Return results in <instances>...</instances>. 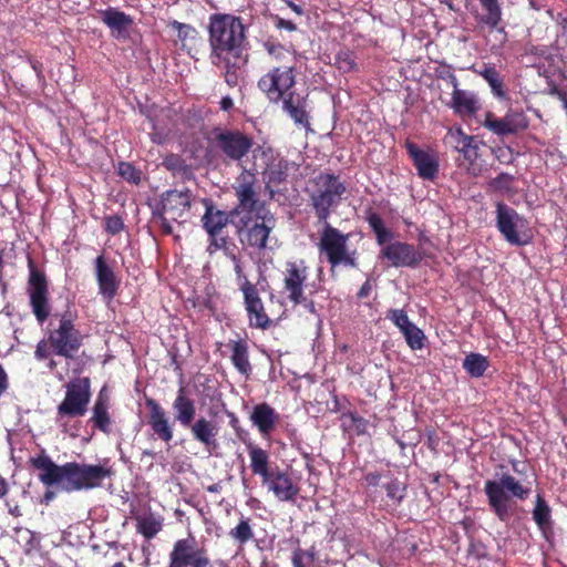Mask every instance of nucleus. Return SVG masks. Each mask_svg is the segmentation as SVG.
I'll list each match as a JSON object with an SVG mask.
<instances>
[{
    "mask_svg": "<svg viewBox=\"0 0 567 567\" xmlns=\"http://www.w3.org/2000/svg\"><path fill=\"white\" fill-rule=\"evenodd\" d=\"M446 105L460 116L473 115L480 109L475 94L458 87L453 90L452 99L449 103H446Z\"/></svg>",
    "mask_w": 567,
    "mask_h": 567,
    "instance_id": "nucleus-31",
    "label": "nucleus"
},
{
    "mask_svg": "<svg viewBox=\"0 0 567 567\" xmlns=\"http://www.w3.org/2000/svg\"><path fill=\"white\" fill-rule=\"evenodd\" d=\"M101 19L111 29L112 35L117 39H126L128 29L134 23L131 16L116 8H107L102 11Z\"/></svg>",
    "mask_w": 567,
    "mask_h": 567,
    "instance_id": "nucleus-28",
    "label": "nucleus"
},
{
    "mask_svg": "<svg viewBox=\"0 0 567 567\" xmlns=\"http://www.w3.org/2000/svg\"><path fill=\"white\" fill-rule=\"evenodd\" d=\"M91 399V383L89 378H78L66 384L64 400L58 405L59 417L83 416Z\"/></svg>",
    "mask_w": 567,
    "mask_h": 567,
    "instance_id": "nucleus-15",
    "label": "nucleus"
},
{
    "mask_svg": "<svg viewBox=\"0 0 567 567\" xmlns=\"http://www.w3.org/2000/svg\"><path fill=\"white\" fill-rule=\"evenodd\" d=\"M484 13L478 18V22L496 29L502 22V8L498 0H478Z\"/></svg>",
    "mask_w": 567,
    "mask_h": 567,
    "instance_id": "nucleus-38",
    "label": "nucleus"
},
{
    "mask_svg": "<svg viewBox=\"0 0 567 567\" xmlns=\"http://www.w3.org/2000/svg\"><path fill=\"white\" fill-rule=\"evenodd\" d=\"M264 48L271 61L280 64L293 63L290 51L281 43L268 40L264 43Z\"/></svg>",
    "mask_w": 567,
    "mask_h": 567,
    "instance_id": "nucleus-43",
    "label": "nucleus"
},
{
    "mask_svg": "<svg viewBox=\"0 0 567 567\" xmlns=\"http://www.w3.org/2000/svg\"><path fill=\"white\" fill-rule=\"evenodd\" d=\"M282 101V109L293 120L295 124L305 128L310 126L309 114L307 112V96H301L291 91Z\"/></svg>",
    "mask_w": 567,
    "mask_h": 567,
    "instance_id": "nucleus-27",
    "label": "nucleus"
},
{
    "mask_svg": "<svg viewBox=\"0 0 567 567\" xmlns=\"http://www.w3.org/2000/svg\"><path fill=\"white\" fill-rule=\"evenodd\" d=\"M54 317H59V326L51 329L49 333L51 347L56 351V354H70L78 351L83 337L74 327L75 315L66 310L61 315H54Z\"/></svg>",
    "mask_w": 567,
    "mask_h": 567,
    "instance_id": "nucleus-14",
    "label": "nucleus"
},
{
    "mask_svg": "<svg viewBox=\"0 0 567 567\" xmlns=\"http://www.w3.org/2000/svg\"><path fill=\"white\" fill-rule=\"evenodd\" d=\"M530 492L532 489L528 485H524L522 481L509 473H503L498 481L488 480L484 485V493L487 496L488 505L502 522L507 520L509 517V497L525 501Z\"/></svg>",
    "mask_w": 567,
    "mask_h": 567,
    "instance_id": "nucleus-6",
    "label": "nucleus"
},
{
    "mask_svg": "<svg viewBox=\"0 0 567 567\" xmlns=\"http://www.w3.org/2000/svg\"><path fill=\"white\" fill-rule=\"evenodd\" d=\"M334 64L339 71L349 73L357 70L354 53L350 50H340L334 58Z\"/></svg>",
    "mask_w": 567,
    "mask_h": 567,
    "instance_id": "nucleus-48",
    "label": "nucleus"
},
{
    "mask_svg": "<svg viewBox=\"0 0 567 567\" xmlns=\"http://www.w3.org/2000/svg\"><path fill=\"white\" fill-rule=\"evenodd\" d=\"M209 147L226 163L243 164L252 155V162L268 161L272 156V147L256 144L252 134L238 127L217 125L205 136Z\"/></svg>",
    "mask_w": 567,
    "mask_h": 567,
    "instance_id": "nucleus-2",
    "label": "nucleus"
},
{
    "mask_svg": "<svg viewBox=\"0 0 567 567\" xmlns=\"http://www.w3.org/2000/svg\"><path fill=\"white\" fill-rule=\"evenodd\" d=\"M243 297L250 326L260 329L269 328L271 320L266 313L258 288L255 287L243 292Z\"/></svg>",
    "mask_w": 567,
    "mask_h": 567,
    "instance_id": "nucleus-23",
    "label": "nucleus"
},
{
    "mask_svg": "<svg viewBox=\"0 0 567 567\" xmlns=\"http://www.w3.org/2000/svg\"><path fill=\"white\" fill-rule=\"evenodd\" d=\"M372 289H373V282L370 278H368L361 286V288L359 289L357 297L359 299H365L370 296Z\"/></svg>",
    "mask_w": 567,
    "mask_h": 567,
    "instance_id": "nucleus-63",
    "label": "nucleus"
},
{
    "mask_svg": "<svg viewBox=\"0 0 567 567\" xmlns=\"http://www.w3.org/2000/svg\"><path fill=\"white\" fill-rule=\"evenodd\" d=\"M309 277V266L305 259L289 260L282 270V287L287 298L293 305L302 303L305 287Z\"/></svg>",
    "mask_w": 567,
    "mask_h": 567,
    "instance_id": "nucleus-16",
    "label": "nucleus"
},
{
    "mask_svg": "<svg viewBox=\"0 0 567 567\" xmlns=\"http://www.w3.org/2000/svg\"><path fill=\"white\" fill-rule=\"evenodd\" d=\"M444 143L453 147L456 152L462 154L463 159L460 161V166L476 176L478 168L475 166V161L478 157V146L474 142V137L465 134L462 128L449 130L444 137Z\"/></svg>",
    "mask_w": 567,
    "mask_h": 567,
    "instance_id": "nucleus-19",
    "label": "nucleus"
},
{
    "mask_svg": "<svg viewBox=\"0 0 567 567\" xmlns=\"http://www.w3.org/2000/svg\"><path fill=\"white\" fill-rule=\"evenodd\" d=\"M124 229L123 218L118 215L105 217V231L110 235H117Z\"/></svg>",
    "mask_w": 567,
    "mask_h": 567,
    "instance_id": "nucleus-58",
    "label": "nucleus"
},
{
    "mask_svg": "<svg viewBox=\"0 0 567 567\" xmlns=\"http://www.w3.org/2000/svg\"><path fill=\"white\" fill-rule=\"evenodd\" d=\"M367 221H368L369 226L371 227V229L373 230L374 234L377 231L380 233V229L385 227L381 216L379 214L374 213V212H370L368 214Z\"/></svg>",
    "mask_w": 567,
    "mask_h": 567,
    "instance_id": "nucleus-60",
    "label": "nucleus"
},
{
    "mask_svg": "<svg viewBox=\"0 0 567 567\" xmlns=\"http://www.w3.org/2000/svg\"><path fill=\"white\" fill-rule=\"evenodd\" d=\"M402 333L412 350H419L423 347L425 336L414 323L403 330Z\"/></svg>",
    "mask_w": 567,
    "mask_h": 567,
    "instance_id": "nucleus-50",
    "label": "nucleus"
},
{
    "mask_svg": "<svg viewBox=\"0 0 567 567\" xmlns=\"http://www.w3.org/2000/svg\"><path fill=\"white\" fill-rule=\"evenodd\" d=\"M549 94L556 96L559 101L563 102V107L565 109L567 101V93L560 90L557 85H553L549 87Z\"/></svg>",
    "mask_w": 567,
    "mask_h": 567,
    "instance_id": "nucleus-64",
    "label": "nucleus"
},
{
    "mask_svg": "<svg viewBox=\"0 0 567 567\" xmlns=\"http://www.w3.org/2000/svg\"><path fill=\"white\" fill-rule=\"evenodd\" d=\"M233 364L243 373L248 375L251 370L250 363L248 361L249 357H230Z\"/></svg>",
    "mask_w": 567,
    "mask_h": 567,
    "instance_id": "nucleus-61",
    "label": "nucleus"
},
{
    "mask_svg": "<svg viewBox=\"0 0 567 567\" xmlns=\"http://www.w3.org/2000/svg\"><path fill=\"white\" fill-rule=\"evenodd\" d=\"M246 25L240 17L230 13H214L209 17V60L244 55Z\"/></svg>",
    "mask_w": 567,
    "mask_h": 567,
    "instance_id": "nucleus-3",
    "label": "nucleus"
},
{
    "mask_svg": "<svg viewBox=\"0 0 567 567\" xmlns=\"http://www.w3.org/2000/svg\"><path fill=\"white\" fill-rule=\"evenodd\" d=\"M323 227L320 231L318 250L320 255H323L331 268L339 265L347 267H357V259L354 257L355 251L350 252L348 250L349 234H343L338 228L333 227L326 220L322 223Z\"/></svg>",
    "mask_w": 567,
    "mask_h": 567,
    "instance_id": "nucleus-8",
    "label": "nucleus"
},
{
    "mask_svg": "<svg viewBox=\"0 0 567 567\" xmlns=\"http://www.w3.org/2000/svg\"><path fill=\"white\" fill-rule=\"evenodd\" d=\"M275 25L278 29H285V30H288V31H296V29H297L296 23H293L290 20H286L284 18H280L279 16L275 17Z\"/></svg>",
    "mask_w": 567,
    "mask_h": 567,
    "instance_id": "nucleus-62",
    "label": "nucleus"
},
{
    "mask_svg": "<svg viewBox=\"0 0 567 567\" xmlns=\"http://www.w3.org/2000/svg\"><path fill=\"white\" fill-rule=\"evenodd\" d=\"M488 367L487 357H465L463 368L473 378H480Z\"/></svg>",
    "mask_w": 567,
    "mask_h": 567,
    "instance_id": "nucleus-46",
    "label": "nucleus"
},
{
    "mask_svg": "<svg viewBox=\"0 0 567 567\" xmlns=\"http://www.w3.org/2000/svg\"><path fill=\"white\" fill-rule=\"evenodd\" d=\"M172 28L177 31L178 40L184 44L187 39H194L198 34L197 30L190 24L182 23L174 20L171 23Z\"/></svg>",
    "mask_w": 567,
    "mask_h": 567,
    "instance_id": "nucleus-53",
    "label": "nucleus"
},
{
    "mask_svg": "<svg viewBox=\"0 0 567 567\" xmlns=\"http://www.w3.org/2000/svg\"><path fill=\"white\" fill-rule=\"evenodd\" d=\"M228 535L238 548L243 549L248 542L255 538L251 518L241 516L237 525L229 530Z\"/></svg>",
    "mask_w": 567,
    "mask_h": 567,
    "instance_id": "nucleus-36",
    "label": "nucleus"
},
{
    "mask_svg": "<svg viewBox=\"0 0 567 567\" xmlns=\"http://www.w3.org/2000/svg\"><path fill=\"white\" fill-rule=\"evenodd\" d=\"M477 73L488 83L492 93L497 99H507L503 79L494 65L485 63Z\"/></svg>",
    "mask_w": 567,
    "mask_h": 567,
    "instance_id": "nucleus-39",
    "label": "nucleus"
},
{
    "mask_svg": "<svg viewBox=\"0 0 567 567\" xmlns=\"http://www.w3.org/2000/svg\"><path fill=\"white\" fill-rule=\"evenodd\" d=\"M341 420L344 425L347 424V421H349L348 426L353 429L357 435H363L367 433L368 421L359 414L351 411L343 412Z\"/></svg>",
    "mask_w": 567,
    "mask_h": 567,
    "instance_id": "nucleus-49",
    "label": "nucleus"
},
{
    "mask_svg": "<svg viewBox=\"0 0 567 567\" xmlns=\"http://www.w3.org/2000/svg\"><path fill=\"white\" fill-rule=\"evenodd\" d=\"M250 421L261 436H269L279 421V414L268 403H259L252 408Z\"/></svg>",
    "mask_w": 567,
    "mask_h": 567,
    "instance_id": "nucleus-26",
    "label": "nucleus"
},
{
    "mask_svg": "<svg viewBox=\"0 0 567 567\" xmlns=\"http://www.w3.org/2000/svg\"><path fill=\"white\" fill-rule=\"evenodd\" d=\"M234 271H235V275H236L237 286H238V288H239V290L241 292H245L247 290H250L251 288L257 287L256 284H252L247 278V276H246V274L244 271L241 259L240 260H236V262H234Z\"/></svg>",
    "mask_w": 567,
    "mask_h": 567,
    "instance_id": "nucleus-52",
    "label": "nucleus"
},
{
    "mask_svg": "<svg viewBox=\"0 0 567 567\" xmlns=\"http://www.w3.org/2000/svg\"><path fill=\"white\" fill-rule=\"evenodd\" d=\"M296 84L295 63L272 66L258 80V87L271 102H279Z\"/></svg>",
    "mask_w": 567,
    "mask_h": 567,
    "instance_id": "nucleus-12",
    "label": "nucleus"
},
{
    "mask_svg": "<svg viewBox=\"0 0 567 567\" xmlns=\"http://www.w3.org/2000/svg\"><path fill=\"white\" fill-rule=\"evenodd\" d=\"M381 256L393 267H415L422 260V254L411 244L394 241L384 246Z\"/></svg>",
    "mask_w": 567,
    "mask_h": 567,
    "instance_id": "nucleus-21",
    "label": "nucleus"
},
{
    "mask_svg": "<svg viewBox=\"0 0 567 567\" xmlns=\"http://www.w3.org/2000/svg\"><path fill=\"white\" fill-rule=\"evenodd\" d=\"M205 204V213L202 216L203 228L208 234V241L213 243L214 247H223L225 244L224 229L227 227L228 223H231L235 226V221L237 218H234L231 215V209L229 212L218 209L212 200H204Z\"/></svg>",
    "mask_w": 567,
    "mask_h": 567,
    "instance_id": "nucleus-17",
    "label": "nucleus"
},
{
    "mask_svg": "<svg viewBox=\"0 0 567 567\" xmlns=\"http://www.w3.org/2000/svg\"><path fill=\"white\" fill-rule=\"evenodd\" d=\"M30 464L35 470L42 471L39 480L43 485L48 487L58 485L66 493L102 487L103 481L114 474L112 467L101 464L68 462L58 465L45 454L31 457Z\"/></svg>",
    "mask_w": 567,
    "mask_h": 567,
    "instance_id": "nucleus-1",
    "label": "nucleus"
},
{
    "mask_svg": "<svg viewBox=\"0 0 567 567\" xmlns=\"http://www.w3.org/2000/svg\"><path fill=\"white\" fill-rule=\"evenodd\" d=\"M315 561V551L313 550H305L301 548H297L293 550L291 556V563L293 567L298 566L300 563L301 567H309L310 564Z\"/></svg>",
    "mask_w": 567,
    "mask_h": 567,
    "instance_id": "nucleus-54",
    "label": "nucleus"
},
{
    "mask_svg": "<svg viewBox=\"0 0 567 567\" xmlns=\"http://www.w3.org/2000/svg\"><path fill=\"white\" fill-rule=\"evenodd\" d=\"M259 164L252 162L250 167L243 166L240 173L236 176L231 189L236 198V204L231 208L234 218L254 216L270 212L264 200L259 197L260 185L257 173Z\"/></svg>",
    "mask_w": 567,
    "mask_h": 567,
    "instance_id": "nucleus-4",
    "label": "nucleus"
},
{
    "mask_svg": "<svg viewBox=\"0 0 567 567\" xmlns=\"http://www.w3.org/2000/svg\"><path fill=\"white\" fill-rule=\"evenodd\" d=\"M483 125L497 136L516 135L528 128L529 118L523 111L509 109L503 117L487 112Z\"/></svg>",
    "mask_w": 567,
    "mask_h": 567,
    "instance_id": "nucleus-18",
    "label": "nucleus"
},
{
    "mask_svg": "<svg viewBox=\"0 0 567 567\" xmlns=\"http://www.w3.org/2000/svg\"><path fill=\"white\" fill-rule=\"evenodd\" d=\"M513 181V175L503 172L489 182V186L496 190L509 192Z\"/></svg>",
    "mask_w": 567,
    "mask_h": 567,
    "instance_id": "nucleus-57",
    "label": "nucleus"
},
{
    "mask_svg": "<svg viewBox=\"0 0 567 567\" xmlns=\"http://www.w3.org/2000/svg\"><path fill=\"white\" fill-rule=\"evenodd\" d=\"M388 319H390L401 331L405 330L412 324L406 312L402 309H391L388 312Z\"/></svg>",
    "mask_w": 567,
    "mask_h": 567,
    "instance_id": "nucleus-55",
    "label": "nucleus"
},
{
    "mask_svg": "<svg viewBox=\"0 0 567 567\" xmlns=\"http://www.w3.org/2000/svg\"><path fill=\"white\" fill-rule=\"evenodd\" d=\"M404 147L417 175L425 181H434L439 174L440 164L437 156L427 151L421 150L415 143L406 140Z\"/></svg>",
    "mask_w": 567,
    "mask_h": 567,
    "instance_id": "nucleus-20",
    "label": "nucleus"
},
{
    "mask_svg": "<svg viewBox=\"0 0 567 567\" xmlns=\"http://www.w3.org/2000/svg\"><path fill=\"white\" fill-rule=\"evenodd\" d=\"M192 192L189 189L166 190L161 195L159 202L152 212V221L157 224L163 235H172V223L183 224L192 206Z\"/></svg>",
    "mask_w": 567,
    "mask_h": 567,
    "instance_id": "nucleus-7",
    "label": "nucleus"
},
{
    "mask_svg": "<svg viewBox=\"0 0 567 567\" xmlns=\"http://www.w3.org/2000/svg\"><path fill=\"white\" fill-rule=\"evenodd\" d=\"M136 532L146 539H153L163 528V520L153 513L135 516Z\"/></svg>",
    "mask_w": 567,
    "mask_h": 567,
    "instance_id": "nucleus-35",
    "label": "nucleus"
},
{
    "mask_svg": "<svg viewBox=\"0 0 567 567\" xmlns=\"http://www.w3.org/2000/svg\"><path fill=\"white\" fill-rule=\"evenodd\" d=\"M435 75L437 79L446 81L453 90L458 87V80L452 65L444 62L440 63L435 68Z\"/></svg>",
    "mask_w": 567,
    "mask_h": 567,
    "instance_id": "nucleus-51",
    "label": "nucleus"
},
{
    "mask_svg": "<svg viewBox=\"0 0 567 567\" xmlns=\"http://www.w3.org/2000/svg\"><path fill=\"white\" fill-rule=\"evenodd\" d=\"M172 408L175 421L179 422L184 427L192 425L196 415V405L194 400L188 396L184 386L177 390Z\"/></svg>",
    "mask_w": 567,
    "mask_h": 567,
    "instance_id": "nucleus-29",
    "label": "nucleus"
},
{
    "mask_svg": "<svg viewBox=\"0 0 567 567\" xmlns=\"http://www.w3.org/2000/svg\"><path fill=\"white\" fill-rule=\"evenodd\" d=\"M247 450L250 457V470L254 475H258L261 478V483L268 481L269 475L274 473L270 470V455L269 452L252 444L247 443Z\"/></svg>",
    "mask_w": 567,
    "mask_h": 567,
    "instance_id": "nucleus-32",
    "label": "nucleus"
},
{
    "mask_svg": "<svg viewBox=\"0 0 567 567\" xmlns=\"http://www.w3.org/2000/svg\"><path fill=\"white\" fill-rule=\"evenodd\" d=\"M210 63L221 71V74L227 85L230 87H235L239 83V71L247 63V56H225L223 60L219 61L218 59H212Z\"/></svg>",
    "mask_w": 567,
    "mask_h": 567,
    "instance_id": "nucleus-30",
    "label": "nucleus"
},
{
    "mask_svg": "<svg viewBox=\"0 0 567 567\" xmlns=\"http://www.w3.org/2000/svg\"><path fill=\"white\" fill-rule=\"evenodd\" d=\"M217 350L220 352V354H246L247 342L245 339L236 336L235 338H229L225 342H219Z\"/></svg>",
    "mask_w": 567,
    "mask_h": 567,
    "instance_id": "nucleus-47",
    "label": "nucleus"
},
{
    "mask_svg": "<svg viewBox=\"0 0 567 567\" xmlns=\"http://www.w3.org/2000/svg\"><path fill=\"white\" fill-rule=\"evenodd\" d=\"M27 264L29 270L27 292L30 307L37 321L42 324L51 313L49 280L45 272L37 266L31 256H28Z\"/></svg>",
    "mask_w": 567,
    "mask_h": 567,
    "instance_id": "nucleus-10",
    "label": "nucleus"
},
{
    "mask_svg": "<svg viewBox=\"0 0 567 567\" xmlns=\"http://www.w3.org/2000/svg\"><path fill=\"white\" fill-rule=\"evenodd\" d=\"M145 403L148 408L147 423L152 427L154 434L166 443L171 442L174 433L166 415V411L154 399L147 398Z\"/></svg>",
    "mask_w": 567,
    "mask_h": 567,
    "instance_id": "nucleus-24",
    "label": "nucleus"
},
{
    "mask_svg": "<svg viewBox=\"0 0 567 567\" xmlns=\"http://www.w3.org/2000/svg\"><path fill=\"white\" fill-rule=\"evenodd\" d=\"M550 518L551 511L549 505L540 494H537L535 507L533 509V519L540 529H544L549 526Z\"/></svg>",
    "mask_w": 567,
    "mask_h": 567,
    "instance_id": "nucleus-42",
    "label": "nucleus"
},
{
    "mask_svg": "<svg viewBox=\"0 0 567 567\" xmlns=\"http://www.w3.org/2000/svg\"><path fill=\"white\" fill-rule=\"evenodd\" d=\"M258 164L259 169H261V173L267 176L269 183L279 185L286 179L287 174L285 169L287 168V165L284 164L282 159L277 158L274 150L272 156L268 161H258Z\"/></svg>",
    "mask_w": 567,
    "mask_h": 567,
    "instance_id": "nucleus-34",
    "label": "nucleus"
},
{
    "mask_svg": "<svg viewBox=\"0 0 567 567\" xmlns=\"http://www.w3.org/2000/svg\"><path fill=\"white\" fill-rule=\"evenodd\" d=\"M236 246L230 241L229 237H225V244L223 247H214L213 243H208L207 251L212 255L217 250H223L224 254L234 262L240 260V257L235 252Z\"/></svg>",
    "mask_w": 567,
    "mask_h": 567,
    "instance_id": "nucleus-56",
    "label": "nucleus"
},
{
    "mask_svg": "<svg viewBox=\"0 0 567 567\" xmlns=\"http://www.w3.org/2000/svg\"><path fill=\"white\" fill-rule=\"evenodd\" d=\"M163 166L172 172L173 174H178L182 176H186L190 174V167L186 163V161L178 154H168L163 158Z\"/></svg>",
    "mask_w": 567,
    "mask_h": 567,
    "instance_id": "nucleus-44",
    "label": "nucleus"
},
{
    "mask_svg": "<svg viewBox=\"0 0 567 567\" xmlns=\"http://www.w3.org/2000/svg\"><path fill=\"white\" fill-rule=\"evenodd\" d=\"M94 266L99 292L109 300L113 299L120 287V280L114 270L107 265L103 255L95 258Z\"/></svg>",
    "mask_w": 567,
    "mask_h": 567,
    "instance_id": "nucleus-25",
    "label": "nucleus"
},
{
    "mask_svg": "<svg viewBox=\"0 0 567 567\" xmlns=\"http://www.w3.org/2000/svg\"><path fill=\"white\" fill-rule=\"evenodd\" d=\"M382 488L386 493V504L398 506L405 497L406 486L390 473L385 474Z\"/></svg>",
    "mask_w": 567,
    "mask_h": 567,
    "instance_id": "nucleus-37",
    "label": "nucleus"
},
{
    "mask_svg": "<svg viewBox=\"0 0 567 567\" xmlns=\"http://www.w3.org/2000/svg\"><path fill=\"white\" fill-rule=\"evenodd\" d=\"M496 228L512 246H526L532 241L526 219L503 202L496 204Z\"/></svg>",
    "mask_w": 567,
    "mask_h": 567,
    "instance_id": "nucleus-11",
    "label": "nucleus"
},
{
    "mask_svg": "<svg viewBox=\"0 0 567 567\" xmlns=\"http://www.w3.org/2000/svg\"><path fill=\"white\" fill-rule=\"evenodd\" d=\"M385 474L380 472H368L362 477V485L365 489L367 496L373 502H378L381 497L382 483L384 482Z\"/></svg>",
    "mask_w": 567,
    "mask_h": 567,
    "instance_id": "nucleus-40",
    "label": "nucleus"
},
{
    "mask_svg": "<svg viewBox=\"0 0 567 567\" xmlns=\"http://www.w3.org/2000/svg\"><path fill=\"white\" fill-rule=\"evenodd\" d=\"M229 417H230L229 424L233 427V430L235 431L237 437L247 445V443H248L247 440H248L249 433L240 426L239 420L234 413H230Z\"/></svg>",
    "mask_w": 567,
    "mask_h": 567,
    "instance_id": "nucleus-59",
    "label": "nucleus"
},
{
    "mask_svg": "<svg viewBox=\"0 0 567 567\" xmlns=\"http://www.w3.org/2000/svg\"><path fill=\"white\" fill-rule=\"evenodd\" d=\"M167 567H214L208 550L194 537L177 539L168 554Z\"/></svg>",
    "mask_w": 567,
    "mask_h": 567,
    "instance_id": "nucleus-13",
    "label": "nucleus"
},
{
    "mask_svg": "<svg viewBox=\"0 0 567 567\" xmlns=\"http://www.w3.org/2000/svg\"><path fill=\"white\" fill-rule=\"evenodd\" d=\"M91 422H93L94 426L103 433H110L111 417L107 412L106 401L101 396H99L94 403Z\"/></svg>",
    "mask_w": 567,
    "mask_h": 567,
    "instance_id": "nucleus-41",
    "label": "nucleus"
},
{
    "mask_svg": "<svg viewBox=\"0 0 567 567\" xmlns=\"http://www.w3.org/2000/svg\"><path fill=\"white\" fill-rule=\"evenodd\" d=\"M117 174L127 183L140 185L142 182V171L131 162H120L117 165Z\"/></svg>",
    "mask_w": 567,
    "mask_h": 567,
    "instance_id": "nucleus-45",
    "label": "nucleus"
},
{
    "mask_svg": "<svg viewBox=\"0 0 567 567\" xmlns=\"http://www.w3.org/2000/svg\"><path fill=\"white\" fill-rule=\"evenodd\" d=\"M309 194L311 205L319 221L326 223L333 208L338 207L347 192L340 176L332 173H320L310 179Z\"/></svg>",
    "mask_w": 567,
    "mask_h": 567,
    "instance_id": "nucleus-5",
    "label": "nucleus"
},
{
    "mask_svg": "<svg viewBox=\"0 0 567 567\" xmlns=\"http://www.w3.org/2000/svg\"><path fill=\"white\" fill-rule=\"evenodd\" d=\"M276 226V218L271 212L256 214L254 216L240 217L235 221L236 233L243 246L262 250L271 230Z\"/></svg>",
    "mask_w": 567,
    "mask_h": 567,
    "instance_id": "nucleus-9",
    "label": "nucleus"
},
{
    "mask_svg": "<svg viewBox=\"0 0 567 567\" xmlns=\"http://www.w3.org/2000/svg\"><path fill=\"white\" fill-rule=\"evenodd\" d=\"M189 427L193 437L196 441L200 442L207 447L216 446L217 427L212 421L205 417H199L193 422Z\"/></svg>",
    "mask_w": 567,
    "mask_h": 567,
    "instance_id": "nucleus-33",
    "label": "nucleus"
},
{
    "mask_svg": "<svg viewBox=\"0 0 567 567\" xmlns=\"http://www.w3.org/2000/svg\"><path fill=\"white\" fill-rule=\"evenodd\" d=\"M262 485L267 486L268 491L272 492L280 502H296L300 492L291 476L278 467L269 475L268 481L262 482Z\"/></svg>",
    "mask_w": 567,
    "mask_h": 567,
    "instance_id": "nucleus-22",
    "label": "nucleus"
}]
</instances>
